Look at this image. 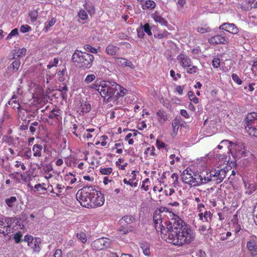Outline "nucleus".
I'll return each instance as SVG.
<instances>
[{"mask_svg":"<svg viewBox=\"0 0 257 257\" xmlns=\"http://www.w3.org/2000/svg\"><path fill=\"white\" fill-rule=\"evenodd\" d=\"M170 217L167 223V230L161 237L167 242L178 246L188 244L194 239L193 231L178 215L168 211Z\"/></svg>","mask_w":257,"mask_h":257,"instance_id":"obj_1","label":"nucleus"},{"mask_svg":"<svg viewBox=\"0 0 257 257\" xmlns=\"http://www.w3.org/2000/svg\"><path fill=\"white\" fill-rule=\"evenodd\" d=\"M91 88L98 91L102 97H107L108 102H112V105L121 104L122 97L127 93V90L115 82L106 81H96Z\"/></svg>","mask_w":257,"mask_h":257,"instance_id":"obj_2","label":"nucleus"},{"mask_svg":"<svg viewBox=\"0 0 257 257\" xmlns=\"http://www.w3.org/2000/svg\"><path fill=\"white\" fill-rule=\"evenodd\" d=\"M226 171L224 169H220L218 167L210 170L209 172H192V181L191 185L197 186L201 184H206L210 181L215 182L218 184L221 183L225 178Z\"/></svg>","mask_w":257,"mask_h":257,"instance_id":"obj_3","label":"nucleus"},{"mask_svg":"<svg viewBox=\"0 0 257 257\" xmlns=\"http://www.w3.org/2000/svg\"><path fill=\"white\" fill-rule=\"evenodd\" d=\"M81 206L84 208H95L102 206L104 199L100 192L92 187H83L81 188Z\"/></svg>","mask_w":257,"mask_h":257,"instance_id":"obj_4","label":"nucleus"},{"mask_svg":"<svg viewBox=\"0 0 257 257\" xmlns=\"http://www.w3.org/2000/svg\"><path fill=\"white\" fill-rule=\"evenodd\" d=\"M12 221L13 219L10 218H6L0 220V234L8 239H10L17 230L15 228L16 225Z\"/></svg>","mask_w":257,"mask_h":257,"instance_id":"obj_5","label":"nucleus"},{"mask_svg":"<svg viewBox=\"0 0 257 257\" xmlns=\"http://www.w3.org/2000/svg\"><path fill=\"white\" fill-rule=\"evenodd\" d=\"M245 128L249 135H255L257 132V113L252 112L246 115Z\"/></svg>","mask_w":257,"mask_h":257,"instance_id":"obj_6","label":"nucleus"},{"mask_svg":"<svg viewBox=\"0 0 257 257\" xmlns=\"http://www.w3.org/2000/svg\"><path fill=\"white\" fill-rule=\"evenodd\" d=\"M165 211V210H156L153 215L155 228L158 233L160 232L161 236L163 234H165L167 229V223L168 221L166 222V227L164 226L162 224L161 213Z\"/></svg>","mask_w":257,"mask_h":257,"instance_id":"obj_7","label":"nucleus"},{"mask_svg":"<svg viewBox=\"0 0 257 257\" xmlns=\"http://www.w3.org/2000/svg\"><path fill=\"white\" fill-rule=\"evenodd\" d=\"M24 241L27 243V245L33 252L39 253L41 249L42 240L40 237L34 238L32 235L27 234L24 236Z\"/></svg>","mask_w":257,"mask_h":257,"instance_id":"obj_8","label":"nucleus"},{"mask_svg":"<svg viewBox=\"0 0 257 257\" xmlns=\"http://www.w3.org/2000/svg\"><path fill=\"white\" fill-rule=\"evenodd\" d=\"M61 111L60 109L55 108L49 112L47 121L50 125H57L59 124L61 119L60 116Z\"/></svg>","mask_w":257,"mask_h":257,"instance_id":"obj_9","label":"nucleus"},{"mask_svg":"<svg viewBox=\"0 0 257 257\" xmlns=\"http://www.w3.org/2000/svg\"><path fill=\"white\" fill-rule=\"evenodd\" d=\"M110 240L108 238H100L94 241L91 244L93 249L100 250L104 248H107L109 246Z\"/></svg>","mask_w":257,"mask_h":257,"instance_id":"obj_10","label":"nucleus"},{"mask_svg":"<svg viewBox=\"0 0 257 257\" xmlns=\"http://www.w3.org/2000/svg\"><path fill=\"white\" fill-rule=\"evenodd\" d=\"M229 42L228 39L226 38L224 32L221 33L220 34L216 35L211 37L208 39V43L211 45H220L226 44Z\"/></svg>","mask_w":257,"mask_h":257,"instance_id":"obj_11","label":"nucleus"},{"mask_svg":"<svg viewBox=\"0 0 257 257\" xmlns=\"http://www.w3.org/2000/svg\"><path fill=\"white\" fill-rule=\"evenodd\" d=\"M246 248L251 257L257 255V240L255 236H251L246 242Z\"/></svg>","mask_w":257,"mask_h":257,"instance_id":"obj_12","label":"nucleus"},{"mask_svg":"<svg viewBox=\"0 0 257 257\" xmlns=\"http://www.w3.org/2000/svg\"><path fill=\"white\" fill-rule=\"evenodd\" d=\"M94 57L92 55L81 52V68L84 69L89 68L92 64Z\"/></svg>","mask_w":257,"mask_h":257,"instance_id":"obj_13","label":"nucleus"},{"mask_svg":"<svg viewBox=\"0 0 257 257\" xmlns=\"http://www.w3.org/2000/svg\"><path fill=\"white\" fill-rule=\"evenodd\" d=\"M177 60L180 65L184 68L191 66L192 63L191 58L187 55L181 53L177 57Z\"/></svg>","mask_w":257,"mask_h":257,"instance_id":"obj_14","label":"nucleus"},{"mask_svg":"<svg viewBox=\"0 0 257 257\" xmlns=\"http://www.w3.org/2000/svg\"><path fill=\"white\" fill-rule=\"evenodd\" d=\"M178 175L177 173H170L166 181H163V184L165 187L171 186L176 187L179 183Z\"/></svg>","mask_w":257,"mask_h":257,"instance_id":"obj_15","label":"nucleus"},{"mask_svg":"<svg viewBox=\"0 0 257 257\" xmlns=\"http://www.w3.org/2000/svg\"><path fill=\"white\" fill-rule=\"evenodd\" d=\"M219 29L226 31L232 34H236L238 33V29L233 23H224L220 26Z\"/></svg>","mask_w":257,"mask_h":257,"instance_id":"obj_16","label":"nucleus"},{"mask_svg":"<svg viewBox=\"0 0 257 257\" xmlns=\"http://www.w3.org/2000/svg\"><path fill=\"white\" fill-rule=\"evenodd\" d=\"M235 150L236 153L241 155V157H246L247 156L249 152L246 150L244 144L242 143H238L237 144H234Z\"/></svg>","mask_w":257,"mask_h":257,"instance_id":"obj_17","label":"nucleus"},{"mask_svg":"<svg viewBox=\"0 0 257 257\" xmlns=\"http://www.w3.org/2000/svg\"><path fill=\"white\" fill-rule=\"evenodd\" d=\"M192 171L191 170H185L182 174V179L183 181L191 185L192 181Z\"/></svg>","mask_w":257,"mask_h":257,"instance_id":"obj_18","label":"nucleus"},{"mask_svg":"<svg viewBox=\"0 0 257 257\" xmlns=\"http://www.w3.org/2000/svg\"><path fill=\"white\" fill-rule=\"evenodd\" d=\"M16 95L14 94L11 99L9 101L8 104L14 109L17 108L18 113L21 112V107L19 102L17 100Z\"/></svg>","mask_w":257,"mask_h":257,"instance_id":"obj_19","label":"nucleus"},{"mask_svg":"<svg viewBox=\"0 0 257 257\" xmlns=\"http://www.w3.org/2000/svg\"><path fill=\"white\" fill-rule=\"evenodd\" d=\"M156 115L157 116L158 121L161 124L164 123L167 120V114L164 110L162 109H159L157 112Z\"/></svg>","mask_w":257,"mask_h":257,"instance_id":"obj_20","label":"nucleus"},{"mask_svg":"<svg viewBox=\"0 0 257 257\" xmlns=\"http://www.w3.org/2000/svg\"><path fill=\"white\" fill-rule=\"evenodd\" d=\"M84 8L86 11L81 10V20H86L88 18V14H89L90 16H92L95 13L94 9L93 7H89L87 8L86 6H84Z\"/></svg>","mask_w":257,"mask_h":257,"instance_id":"obj_21","label":"nucleus"},{"mask_svg":"<svg viewBox=\"0 0 257 257\" xmlns=\"http://www.w3.org/2000/svg\"><path fill=\"white\" fill-rule=\"evenodd\" d=\"M152 18L156 22L160 23L162 26H167L168 24L167 21L156 12L153 14Z\"/></svg>","mask_w":257,"mask_h":257,"instance_id":"obj_22","label":"nucleus"},{"mask_svg":"<svg viewBox=\"0 0 257 257\" xmlns=\"http://www.w3.org/2000/svg\"><path fill=\"white\" fill-rule=\"evenodd\" d=\"M119 48L112 44L108 45L105 48L106 53L111 56L115 55Z\"/></svg>","mask_w":257,"mask_h":257,"instance_id":"obj_23","label":"nucleus"},{"mask_svg":"<svg viewBox=\"0 0 257 257\" xmlns=\"http://www.w3.org/2000/svg\"><path fill=\"white\" fill-rule=\"evenodd\" d=\"M42 145L40 144L34 145L32 149L33 156L36 157H40L42 156Z\"/></svg>","mask_w":257,"mask_h":257,"instance_id":"obj_24","label":"nucleus"},{"mask_svg":"<svg viewBox=\"0 0 257 257\" xmlns=\"http://www.w3.org/2000/svg\"><path fill=\"white\" fill-rule=\"evenodd\" d=\"M13 52L14 57H22L24 56L27 53V49L23 47L22 48H15Z\"/></svg>","mask_w":257,"mask_h":257,"instance_id":"obj_25","label":"nucleus"},{"mask_svg":"<svg viewBox=\"0 0 257 257\" xmlns=\"http://www.w3.org/2000/svg\"><path fill=\"white\" fill-rule=\"evenodd\" d=\"M20 65V60L19 59H16L9 66H8V69L9 70L12 71L13 72H16L18 70Z\"/></svg>","mask_w":257,"mask_h":257,"instance_id":"obj_26","label":"nucleus"},{"mask_svg":"<svg viewBox=\"0 0 257 257\" xmlns=\"http://www.w3.org/2000/svg\"><path fill=\"white\" fill-rule=\"evenodd\" d=\"M118 60H119L118 63L119 65L125 67H128L133 69L135 68L134 65L133 64L132 62L128 60H126L124 58H117Z\"/></svg>","mask_w":257,"mask_h":257,"instance_id":"obj_27","label":"nucleus"},{"mask_svg":"<svg viewBox=\"0 0 257 257\" xmlns=\"http://www.w3.org/2000/svg\"><path fill=\"white\" fill-rule=\"evenodd\" d=\"M199 216L200 219H201L202 221L208 222L211 220L212 214L211 213L210 210H206L204 214H203V213H200L199 214Z\"/></svg>","mask_w":257,"mask_h":257,"instance_id":"obj_28","label":"nucleus"},{"mask_svg":"<svg viewBox=\"0 0 257 257\" xmlns=\"http://www.w3.org/2000/svg\"><path fill=\"white\" fill-rule=\"evenodd\" d=\"M121 225L122 226L118 230L121 234H126L134 230V227L131 225Z\"/></svg>","mask_w":257,"mask_h":257,"instance_id":"obj_29","label":"nucleus"},{"mask_svg":"<svg viewBox=\"0 0 257 257\" xmlns=\"http://www.w3.org/2000/svg\"><path fill=\"white\" fill-rule=\"evenodd\" d=\"M155 151V147L153 146H150L146 149L144 154L147 158L154 157L156 156Z\"/></svg>","mask_w":257,"mask_h":257,"instance_id":"obj_30","label":"nucleus"},{"mask_svg":"<svg viewBox=\"0 0 257 257\" xmlns=\"http://www.w3.org/2000/svg\"><path fill=\"white\" fill-rule=\"evenodd\" d=\"M156 4L152 0H147L142 6L143 10H152L155 8Z\"/></svg>","mask_w":257,"mask_h":257,"instance_id":"obj_31","label":"nucleus"},{"mask_svg":"<svg viewBox=\"0 0 257 257\" xmlns=\"http://www.w3.org/2000/svg\"><path fill=\"white\" fill-rule=\"evenodd\" d=\"M135 220V218L132 216H125L123 217L120 220L119 223L121 224L124 225L126 223V225H129L130 224L133 222Z\"/></svg>","mask_w":257,"mask_h":257,"instance_id":"obj_32","label":"nucleus"},{"mask_svg":"<svg viewBox=\"0 0 257 257\" xmlns=\"http://www.w3.org/2000/svg\"><path fill=\"white\" fill-rule=\"evenodd\" d=\"M80 51L76 50L72 57V61L74 65L77 66L80 63Z\"/></svg>","mask_w":257,"mask_h":257,"instance_id":"obj_33","label":"nucleus"},{"mask_svg":"<svg viewBox=\"0 0 257 257\" xmlns=\"http://www.w3.org/2000/svg\"><path fill=\"white\" fill-rule=\"evenodd\" d=\"M140 246L145 255L149 256L150 254V244L146 241L142 242Z\"/></svg>","mask_w":257,"mask_h":257,"instance_id":"obj_34","label":"nucleus"},{"mask_svg":"<svg viewBox=\"0 0 257 257\" xmlns=\"http://www.w3.org/2000/svg\"><path fill=\"white\" fill-rule=\"evenodd\" d=\"M210 229L211 228L210 227H208L205 225H202L199 228L198 230L201 234L207 235L211 233Z\"/></svg>","mask_w":257,"mask_h":257,"instance_id":"obj_35","label":"nucleus"},{"mask_svg":"<svg viewBox=\"0 0 257 257\" xmlns=\"http://www.w3.org/2000/svg\"><path fill=\"white\" fill-rule=\"evenodd\" d=\"M56 19L55 18L51 19L49 21H47L45 23L44 30L45 32H48L49 29L53 26L56 23Z\"/></svg>","mask_w":257,"mask_h":257,"instance_id":"obj_36","label":"nucleus"},{"mask_svg":"<svg viewBox=\"0 0 257 257\" xmlns=\"http://www.w3.org/2000/svg\"><path fill=\"white\" fill-rule=\"evenodd\" d=\"M196 31L197 32L200 34H204L210 32L211 31V29L206 25H204L202 26L198 27L196 29Z\"/></svg>","mask_w":257,"mask_h":257,"instance_id":"obj_37","label":"nucleus"},{"mask_svg":"<svg viewBox=\"0 0 257 257\" xmlns=\"http://www.w3.org/2000/svg\"><path fill=\"white\" fill-rule=\"evenodd\" d=\"M77 161V159L73 156H69L65 158V163L68 166H73Z\"/></svg>","mask_w":257,"mask_h":257,"instance_id":"obj_38","label":"nucleus"},{"mask_svg":"<svg viewBox=\"0 0 257 257\" xmlns=\"http://www.w3.org/2000/svg\"><path fill=\"white\" fill-rule=\"evenodd\" d=\"M220 144L223 145V147L226 148L228 152L231 151L232 149V146L233 145V143L229 141L228 140H223L220 142Z\"/></svg>","mask_w":257,"mask_h":257,"instance_id":"obj_39","label":"nucleus"},{"mask_svg":"<svg viewBox=\"0 0 257 257\" xmlns=\"http://www.w3.org/2000/svg\"><path fill=\"white\" fill-rule=\"evenodd\" d=\"M64 179L66 181H70L71 184H73L76 181V178L75 175L71 173L67 174L64 177Z\"/></svg>","mask_w":257,"mask_h":257,"instance_id":"obj_40","label":"nucleus"},{"mask_svg":"<svg viewBox=\"0 0 257 257\" xmlns=\"http://www.w3.org/2000/svg\"><path fill=\"white\" fill-rule=\"evenodd\" d=\"M170 160V164L171 165H175V163H177L180 162L181 159L179 156H176L175 154H171L169 156Z\"/></svg>","mask_w":257,"mask_h":257,"instance_id":"obj_41","label":"nucleus"},{"mask_svg":"<svg viewBox=\"0 0 257 257\" xmlns=\"http://www.w3.org/2000/svg\"><path fill=\"white\" fill-rule=\"evenodd\" d=\"M17 201L16 197L12 196L10 198L6 199L5 202L9 207H12L15 204Z\"/></svg>","mask_w":257,"mask_h":257,"instance_id":"obj_42","label":"nucleus"},{"mask_svg":"<svg viewBox=\"0 0 257 257\" xmlns=\"http://www.w3.org/2000/svg\"><path fill=\"white\" fill-rule=\"evenodd\" d=\"M186 72L189 74H194L198 72V68L197 66L192 65L191 64V66L187 67L186 68Z\"/></svg>","mask_w":257,"mask_h":257,"instance_id":"obj_43","label":"nucleus"},{"mask_svg":"<svg viewBox=\"0 0 257 257\" xmlns=\"http://www.w3.org/2000/svg\"><path fill=\"white\" fill-rule=\"evenodd\" d=\"M149 183H150V179L148 178H146L145 180L142 182V185L141 186V189L144 190L145 191H147L149 190Z\"/></svg>","mask_w":257,"mask_h":257,"instance_id":"obj_44","label":"nucleus"},{"mask_svg":"<svg viewBox=\"0 0 257 257\" xmlns=\"http://www.w3.org/2000/svg\"><path fill=\"white\" fill-rule=\"evenodd\" d=\"M99 172L104 175H109L112 172V168L111 167L108 168H100Z\"/></svg>","mask_w":257,"mask_h":257,"instance_id":"obj_45","label":"nucleus"},{"mask_svg":"<svg viewBox=\"0 0 257 257\" xmlns=\"http://www.w3.org/2000/svg\"><path fill=\"white\" fill-rule=\"evenodd\" d=\"M141 28L143 30V31L146 32L149 36L152 35L151 28L150 25L148 23H146L144 25H141Z\"/></svg>","mask_w":257,"mask_h":257,"instance_id":"obj_46","label":"nucleus"},{"mask_svg":"<svg viewBox=\"0 0 257 257\" xmlns=\"http://www.w3.org/2000/svg\"><path fill=\"white\" fill-rule=\"evenodd\" d=\"M91 105L87 102L81 104V112L87 113L91 110Z\"/></svg>","mask_w":257,"mask_h":257,"instance_id":"obj_47","label":"nucleus"},{"mask_svg":"<svg viewBox=\"0 0 257 257\" xmlns=\"http://www.w3.org/2000/svg\"><path fill=\"white\" fill-rule=\"evenodd\" d=\"M189 99L195 104L199 102V99L196 97L194 92L192 91H189L188 93Z\"/></svg>","mask_w":257,"mask_h":257,"instance_id":"obj_48","label":"nucleus"},{"mask_svg":"<svg viewBox=\"0 0 257 257\" xmlns=\"http://www.w3.org/2000/svg\"><path fill=\"white\" fill-rule=\"evenodd\" d=\"M13 235L15 241L17 243H20L21 241H24V239H22L23 235L21 232H16L15 233L14 232Z\"/></svg>","mask_w":257,"mask_h":257,"instance_id":"obj_49","label":"nucleus"},{"mask_svg":"<svg viewBox=\"0 0 257 257\" xmlns=\"http://www.w3.org/2000/svg\"><path fill=\"white\" fill-rule=\"evenodd\" d=\"M59 63V59L58 58H54L53 60H51L49 62L47 65V67L50 69L53 67H56Z\"/></svg>","mask_w":257,"mask_h":257,"instance_id":"obj_50","label":"nucleus"},{"mask_svg":"<svg viewBox=\"0 0 257 257\" xmlns=\"http://www.w3.org/2000/svg\"><path fill=\"white\" fill-rule=\"evenodd\" d=\"M66 69H64L62 71H59L57 73L58 79L59 81L63 82L65 80L64 75Z\"/></svg>","mask_w":257,"mask_h":257,"instance_id":"obj_51","label":"nucleus"},{"mask_svg":"<svg viewBox=\"0 0 257 257\" xmlns=\"http://www.w3.org/2000/svg\"><path fill=\"white\" fill-rule=\"evenodd\" d=\"M170 76L172 77L174 80L177 81L178 79L181 77V75L180 73H175V72L173 69L170 71Z\"/></svg>","mask_w":257,"mask_h":257,"instance_id":"obj_52","label":"nucleus"},{"mask_svg":"<svg viewBox=\"0 0 257 257\" xmlns=\"http://www.w3.org/2000/svg\"><path fill=\"white\" fill-rule=\"evenodd\" d=\"M18 35H19V33H18V29L17 28H15V29H13L10 32V33L9 34V35L7 36V37L6 38V40H10L13 37L18 36Z\"/></svg>","mask_w":257,"mask_h":257,"instance_id":"obj_53","label":"nucleus"},{"mask_svg":"<svg viewBox=\"0 0 257 257\" xmlns=\"http://www.w3.org/2000/svg\"><path fill=\"white\" fill-rule=\"evenodd\" d=\"M170 172L169 171H166L163 173L162 175L160 177V183L163 184V181H166L168 176L170 175Z\"/></svg>","mask_w":257,"mask_h":257,"instance_id":"obj_54","label":"nucleus"},{"mask_svg":"<svg viewBox=\"0 0 257 257\" xmlns=\"http://www.w3.org/2000/svg\"><path fill=\"white\" fill-rule=\"evenodd\" d=\"M91 241V236L90 235H88V236H86L85 234H82L81 233V242L85 243L87 242L89 243L90 241Z\"/></svg>","mask_w":257,"mask_h":257,"instance_id":"obj_55","label":"nucleus"},{"mask_svg":"<svg viewBox=\"0 0 257 257\" xmlns=\"http://www.w3.org/2000/svg\"><path fill=\"white\" fill-rule=\"evenodd\" d=\"M180 122L177 118H175L172 122V126L174 127V131H178Z\"/></svg>","mask_w":257,"mask_h":257,"instance_id":"obj_56","label":"nucleus"},{"mask_svg":"<svg viewBox=\"0 0 257 257\" xmlns=\"http://www.w3.org/2000/svg\"><path fill=\"white\" fill-rule=\"evenodd\" d=\"M123 182L125 184L128 185L132 187L135 188L138 186V182H133L131 181H130V179L128 180H127V179L126 178H124L123 180Z\"/></svg>","mask_w":257,"mask_h":257,"instance_id":"obj_57","label":"nucleus"},{"mask_svg":"<svg viewBox=\"0 0 257 257\" xmlns=\"http://www.w3.org/2000/svg\"><path fill=\"white\" fill-rule=\"evenodd\" d=\"M186 3V0H177L176 3L177 8L178 10H182L184 8V5Z\"/></svg>","mask_w":257,"mask_h":257,"instance_id":"obj_58","label":"nucleus"},{"mask_svg":"<svg viewBox=\"0 0 257 257\" xmlns=\"http://www.w3.org/2000/svg\"><path fill=\"white\" fill-rule=\"evenodd\" d=\"M231 77L232 80L236 83L238 85H241L242 83V81L241 79L239 78L238 75L236 74L233 73L231 75Z\"/></svg>","mask_w":257,"mask_h":257,"instance_id":"obj_59","label":"nucleus"},{"mask_svg":"<svg viewBox=\"0 0 257 257\" xmlns=\"http://www.w3.org/2000/svg\"><path fill=\"white\" fill-rule=\"evenodd\" d=\"M81 133H82L83 137L87 140L91 139L92 137L91 134L86 131L84 128H83V130H81Z\"/></svg>","mask_w":257,"mask_h":257,"instance_id":"obj_60","label":"nucleus"},{"mask_svg":"<svg viewBox=\"0 0 257 257\" xmlns=\"http://www.w3.org/2000/svg\"><path fill=\"white\" fill-rule=\"evenodd\" d=\"M29 16L32 22H34L37 20L38 17V12L37 11L31 12L29 13Z\"/></svg>","mask_w":257,"mask_h":257,"instance_id":"obj_61","label":"nucleus"},{"mask_svg":"<svg viewBox=\"0 0 257 257\" xmlns=\"http://www.w3.org/2000/svg\"><path fill=\"white\" fill-rule=\"evenodd\" d=\"M212 66L216 68H219L220 65V61L218 58H214L212 60Z\"/></svg>","mask_w":257,"mask_h":257,"instance_id":"obj_62","label":"nucleus"},{"mask_svg":"<svg viewBox=\"0 0 257 257\" xmlns=\"http://www.w3.org/2000/svg\"><path fill=\"white\" fill-rule=\"evenodd\" d=\"M31 30V27L28 25H23L20 28L21 31L23 33H27Z\"/></svg>","mask_w":257,"mask_h":257,"instance_id":"obj_63","label":"nucleus"},{"mask_svg":"<svg viewBox=\"0 0 257 257\" xmlns=\"http://www.w3.org/2000/svg\"><path fill=\"white\" fill-rule=\"evenodd\" d=\"M233 227L234 228V231L235 232V233H238L241 230L240 225L238 224V222H233Z\"/></svg>","mask_w":257,"mask_h":257,"instance_id":"obj_64","label":"nucleus"}]
</instances>
